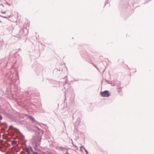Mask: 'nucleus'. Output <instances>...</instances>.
I'll use <instances>...</instances> for the list:
<instances>
[{
	"instance_id": "1",
	"label": "nucleus",
	"mask_w": 154,
	"mask_h": 154,
	"mask_svg": "<svg viewBox=\"0 0 154 154\" xmlns=\"http://www.w3.org/2000/svg\"><path fill=\"white\" fill-rule=\"evenodd\" d=\"M100 94L103 97H108L110 95V93L108 91H105L100 93Z\"/></svg>"
},
{
	"instance_id": "2",
	"label": "nucleus",
	"mask_w": 154,
	"mask_h": 154,
	"mask_svg": "<svg viewBox=\"0 0 154 154\" xmlns=\"http://www.w3.org/2000/svg\"><path fill=\"white\" fill-rule=\"evenodd\" d=\"M0 12L3 14H5L6 13V11L5 10H0Z\"/></svg>"
},
{
	"instance_id": "3",
	"label": "nucleus",
	"mask_w": 154,
	"mask_h": 154,
	"mask_svg": "<svg viewBox=\"0 0 154 154\" xmlns=\"http://www.w3.org/2000/svg\"><path fill=\"white\" fill-rule=\"evenodd\" d=\"M118 91H119V92H120L121 91V89L120 88H118Z\"/></svg>"
},
{
	"instance_id": "4",
	"label": "nucleus",
	"mask_w": 154,
	"mask_h": 154,
	"mask_svg": "<svg viewBox=\"0 0 154 154\" xmlns=\"http://www.w3.org/2000/svg\"><path fill=\"white\" fill-rule=\"evenodd\" d=\"M29 117L30 119H32V121L34 120V119L33 118H32L31 116Z\"/></svg>"
},
{
	"instance_id": "5",
	"label": "nucleus",
	"mask_w": 154,
	"mask_h": 154,
	"mask_svg": "<svg viewBox=\"0 0 154 154\" xmlns=\"http://www.w3.org/2000/svg\"><path fill=\"white\" fill-rule=\"evenodd\" d=\"M31 150H32V148L31 149Z\"/></svg>"
},
{
	"instance_id": "6",
	"label": "nucleus",
	"mask_w": 154,
	"mask_h": 154,
	"mask_svg": "<svg viewBox=\"0 0 154 154\" xmlns=\"http://www.w3.org/2000/svg\"><path fill=\"white\" fill-rule=\"evenodd\" d=\"M37 154V153H35V154Z\"/></svg>"
}]
</instances>
